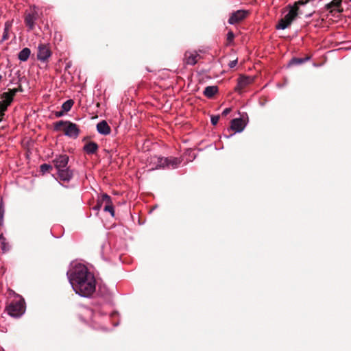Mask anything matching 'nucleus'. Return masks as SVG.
Returning <instances> with one entry per match:
<instances>
[{
  "instance_id": "6e6552de",
  "label": "nucleus",
  "mask_w": 351,
  "mask_h": 351,
  "mask_svg": "<svg viewBox=\"0 0 351 351\" xmlns=\"http://www.w3.org/2000/svg\"><path fill=\"white\" fill-rule=\"evenodd\" d=\"M247 10H239L233 12L228 19V23L231 25L236 24L243 20L248 15Z\"/></svg>"
},
{
  "instance_id": "412c9836",
  "label": "nucleus",
  "mask_w": 351,
  "mask_h": 351,
  "mask_svg": "<svg viewBox=\"0 0 351 351\" xmlns=\"http://www.w3.org/2000/svg\"><path fill=\"white\" fill-rule=\"evenodd\" d=\"M31 53V51L29 48L23 49L18 55V58L21 61L25 62L28 60Z\"/></svg>"
},
{
  "instance_id": "bb28decb",
  "label": "nucleus",
  "mask_w": 351,
  "mask_h": 351,
  "mask_svg": "<svg viewBox=\"0 0 351 351\" xmlns=\"http://www.w3.org/2000/svg\"><path fill=\"white\" fill-rule=\"evenodd\" d=\"M51 169H52V166L49 165V164H46V163L41 165L40 167V171L43 173H47V171H49Z\"/></svg>"
},
{
  "instance_id": "72a5a7b5",
  "label": "nucleus",
  "mask_w": 351,
  "mask_h": 351,
  "mask_svg": "<svg viewBox=\"0 0 351 351\" xmlns=\"http://www.w3.org/2000/svg\"><path fill=\"white\" fill-rule=\"evenodd\" d=\"M79 133H64L65 135L71 137V138H77L78 136Z\"/></svg>"
},
{
  "instance_id": "6ab92c4d",
  "label": "nucleus",
  "mask_w": 351,
  "mask_h": 351,
  "mask_svg": "<svg viewBox=\"0 0 351 351\" xmlns=\"http://www.w3.org/2000/svg\"><path fill=\"white\" fill-rule=\"evenodd\" d=\"M218 92L217 86H206L204 90V95L208 98H212Z\"/></svg>"
},
{
  "instance_id": "cd10ccee",
  "label": "nucleus",
  "mask_w": 351,
  "mask_h": 351,
  "mask_svg": "<svg viewBox=\"0 0 351 351\" xmlns=\"http://www.w3.org/2000/svg\"><path fill=\"white\" fill-rule=\"evenodd\" d=\"M4 213H5V210H4L3 204L1 203V204H0V226H2L3 225Z\"/></svg>"
},
{
  "instance_id": "9b49d317",
  "label": "nucleus",
  "mask_w": 351,
  "mask_h": 351,
  "mask_svg": "<svg viewBox=\"0 0 351 351\" xmlns=\"http://www.w3.org/2000/svg\"><path fill=\"white\" fill-rule=\"evenodd\" d=\"M200 58L199 54L196 51H187L184 53V61L189 65H195Z\"/></svg>"
},
{
  "instance_id": "39448f33",
  "label": "nucleus",
  "mask_w": 351,
  "mask_h": 351,
  "mask_svg": "<svg viewBox=\"0 0 351 351\" xmlns=\"http://www.w3.org/2000/svg\"><path fill=\"white\" fill-rule=\"evenodd\" d=\"M163 157H158L156 156H152L147 158V167L149 171L163 168Z\"/></svg>"
},
{
  "instance_id": "4c0bfd02",
  "label": "nucleus",
  "mask_w": 351,
  "mask_h": 351,
  "mask_svg": "<svg viewBox=\"0 0 351 351\" xmlns=\"http://www.w3.org/2000/svg\"><path fill=\"white\" fill-rule=\"evenodd\" d=\"M103 134H108V133L107 132H105V133H102Z\"/></svg>"
},
{
  "instance_id": "423d86ee",
  "label": "nucleus",
  "mask_w": 351,
  "mask_h": 351,
  "mask_svg": "<svg viewBox=\"0 0 351 351\" xmlns=\"http://www.w3.org/2000/svg\"><path fill=\"white\" fill-rule=\"evenodd\" d=\"M245 115L240 118L234 119L231 122V129L233 132H243L247 125Z\"/></svg>"
},
{
  "instance_id": "aec40b11",
  "label": "nucleus",
  "mask_w": 351,
  "mask_h": 351,
  "mask_svg": "<svg viewBox=\"0 0 351 351\" xmlns=\"http://www.w3.org/2000/svg\"><path fill=\"white\" fill-rule=\"evenodd\" d=\"M0 247L2 252L4 253L8 252L11 248L10 245L7 241L6 238L3 236V234H0Z\"/></svg>"
},
{
  "instance_id": "7c9ffc66",
  "label": "nucleus",
  "mask_w": 351,
  "mask_h": 351,
  "mask_svg": "<svg viewBox=\"0 0 351 351\" xmlns=\"http://www.w3.org/2000/svg\"><path fill=\"white\" fill-rule=\"evenodd\" d=\"M232 109L230 108H225L223 111H222V116L223 117H226L227 116L230 112H231Z\"/></svg>"
},
{
  "instance_id": "f3484780",
  "label": "nucleus",
  "mask_w": 351,
  "mask_h": 351,
  "mask_svg": "<svg viewBox=\"0 0 351 351\" xmlns=\"http://www.w3.org/2000/svg\"><path fill=\"white\" fill-rule=\"evenodd\" d=\"M36 17L34 14H28L26 15L25 22L29 30H32L35 25Z\"/></svg>"
},
{
  "instance_id": "393cba45",
  "label": "nucleus",
  "mask_w": 351,
  "mask_h": 351,
  "mask_svg": "<svg viewBox=\"0 0 351 351\" xmlns=\"http://www.w3.org/2000/svg\"><path fill=\"white\" fill-rule=\"evenodd\" d=\"M104 210L105 212L110 213V215L112 217H114V206L112 205V203L106 204L104 206Z\"/></svg>"
},
{
  "instance_id": "0eeeda50",
  "label": "nucleus",
  "mask_w": 351,
  "mask_h": 351,
  "mask_svg": "<svg viewBox=\"0 0 351 351\" xmlns=\"http://www.w3.org/2000/svg\"><path fill=\"white\" fill-rule=\"evenodd\" d=\"M254 79L255 78L253 76H240L238 79V83L235 90L241 94V90L245 88L248 85L252 84L254 81Z\"/></svg>"
},
{
  "instance_id": "a211bd4d",
  "label": "nucleus",
  "mask_w": 351,
  "mask_h": 351,
  "mask_svg": "<svg viewBox=\"0 0 351 351\" xmlns=\"http://www.w3.org/2000/svg\"><path fill=\"white\" fill-rule=\"evenodd\" d=\"M98 149V145L97 143L94 142H89L84 145V152L88 154H93Z\"/></svg>"
},
{
  "instance_id": "c9c22d12",
  "label": "nucleus",
  "mask_w": 351,
  "mask_h": 351,
  "mask_svg": "<svg viewBox=\"0 0 351 351\" xmlns=\"http://www.w3.org/2000/svg\"><path fill=\"white\" fill-rule=\"evenodd\" d=\"M194 158H195V156H194V154H193L192 159H191L190 160H193Z\"/></svg>"
},
{
  "instance_id": "e433bc0d",
  "label": "nucleus",
  "mask_w": 351,
  "mask_h": 351,
  "mask_svg": "<svg viewBox=\"0 0 351 351\" xmlns=\"http://www.w3.org/2000/svg\"><path fill=\"white\" fill-rule=\"evenodd\" d=\"M2 79V76L0 75V81Z\"/></svg>"
},
{
  "instance_id": "473e14b6",
  "label": "nucleus",
  "mask_w": 351,
  "mask_h": 351,
  "mask_svg": "<svg viewBox=\"0 0 351 351\" xmlns=\"http://www.w3.org/2000/svg\"><path fill=\"white\" fill-rule=\"evenodd\" d=\"M237 64V60L230 61L228 64L230 68H234Z\"/></svg>"
},
{
  "instance_id": "2eb2a0df",
  "label": "nucleus",
  "mask_w": 351,
  "mask_h": 351,
  "mask_svg": "<svg viewBox=\"0 0 351 351\" xmlns=\"http://www.w3.org/2000/svg\"><path fill=\"white\" fill-rule=\"evenodd\" d=\"M341 4V0H332L330 3L326 5V8L329 10L332 15H335L336 13L341 12V10H340Z\"/></svg>"
},
{
  "instance_id": "58836bf2",
  "label": "nucleus",
  "mask_w": 351,
  "mask_h": 351,
  "mask_svg": "<svg viewBox=\"0 0 351 351\" xmlns=\"http://www.w3.org/2000/svg\"><path fill=\"white\" fill-rule=\"evenodd\" d=\"M351 1V0H350Z\"/></svg>"
},
{
  "instance_id": "5701e85b",
  "label": "nucleus",
  "mask_w": 351,
  "mask_h": 351,
  "mask_svg": "<svg viewBox=\"0 0 351 351\" xmlns=\"http://www.w3.org/2000/svg\"><path fill=\"white\" fill-rule=\"evenodd\" d=\"M97 132H110V127L106 121H101L97 124Z\"/></svg>"
},
{
  "instance_id": "f704fd0d",
  "label": "nucleus",
  "mask_w": 351,
  "mask_h": 351,
  "mask_svg": "<svg viewBox=\"0 0 351 351\" xmlns=\"http://www.w3.org/2000/svg\"><path fill=\"white\" fill-rule=\"evenodd\" d=\"M236 134V133H231L230 135H226V134H224V135H223V137L228 139V138H230L232 136H233V135H234V134Z\"/></svg>"
},
{
  "instance_id": "c756f323",
  "label": "nucleus",
  "mask_w": 351,
  "mask_h": 351,
  "mask_svg": "<svg viewBox=\"0 0 351 351\" xmlns=\"http://www.w3.org/2000/svg\"><path fill=\"white\" fill-rule=\"evenodd\" d=\"M234 34L232 32H229L228 34H227V40L229 42V43H231L234 40Z\"/></svg>"
},
{
  "instance_id": "c85d7f7f",
  "label": "nucleus",
  "mask_w": 351,
  "mask_h": 351,
  "mask_svg": "<svg viewBox=\"0 0 351 351\" xmlns=\"http://www.w3.org/2000/svg\"><path fill=\"white\" fill-rule=\"evenodd\" d=\"M219 120V115H212L210 117V121H211L212 125H217Z\"/></svg>"
},
{
  "instance_id": "ddd939ff",
  "label": "nucleus",
  "mask_w": 351,
  "mask_h": 351,
  "mask_svg": "<svg viewBox=\"0 0 351 351\" xmlns=\"http://www.w3.org/2000/svg\"><path fill=\"white\" fill-rule=\"evenodd\" d=\"M162 161L163 162V168L167 167L169 169L177 168L182 162L180 158L175 157L164 158V160Z\"/></svg>"
},
{
  "instance_id": "f03ea898",
  "label": "nucleus",
  "mask_w": 351,
  "mask_h": 351,
  "mask_svg": "<svg viewBox=\"0 0 351 351\" xmlns=\"http://www.w3.org/2000/svg\"><path fill=\"white\" fill-rule=\"evenodd\" d=\"M308 2V1L304 2L302 0L298 1L294 3L293 5H288L287 8L289 9V12L284 18L281 19L276 25V29H285L288 27L292 21L295 19V17L302 14L300 11V6L304 5Z\"/></svg>"
},
{
  "instance_id": "7ed1b4c3",
  "label": "nucleus",
  "mask_w": 351,
  "mask_h": 351,
  "mask_svg": "<svg viewBox=\"0 0 351 351\" xmlns=\"http://www.w3.org/2000/svg\"><path fill=\"white\" fill-rule=\"evenodd\" d=\"M8 313L14 317L21 316L25 312V301L22 298L13 300L7 307Z\"/></svg>"
},
{
  "instance_id": "b1692460",
  "label": "nucleus",
  "mask_w": 351,
  "mask_h": 351,
  "mask_svg": "<svg viewBox=\"0 0 351 351\" xmlns=\"http://www.w3.org/2000/svg\"><path fill=\"white\" fill-rule=\"evenodd\" d=\"M310 59L309 57H306L305 58H292L290 61V64H301L302 63H304L307 60Z\"/></svg>"
},
{
  "instance_id": "a878e982",
  "label": "nucleus",
  "mask_w": 351,
  "mask_h": 351,
  "mask_svg": "<svg viewBox=\"0 0 351 351\" xmlns=\"http://www.w3.org/2000/svg\"><path fill=\"white\" fill-rule=\"evenodd\" d=\"M99 201L102 204L105 203L106 204L112 203L111 197L106 193H104L101 195V199H99Z\"/></svg>"
},
{
  "instance_id": "4468645a",
  "label": "nucleus",
  "mask_w": 351,
  "mask_h": 351,
  "mask_svg": "<svg viewBox=\"0 0 351 351\" xmlns=\"http://www.w3.org/2000/svg\"><path fill=\"white\" fill-rule=\"evenodd\" d=\"M73 173L69 167L58 171V178L63 182H69L73 178Z\"/></svg>"
},
{
  "instance_id": "dca6fc26",
  "label": "nucleus",
  "mask_w": 351,
  "mask_h": 351,
  "mask_svg": "<svg viewBox=\"0 0 351 351\" xmlns=\"http://www.w3.org/2000/svg\"><path fill=\"white\" fill-rule=\"evenodd\" d=\"M74 101L72 99H68L65 102H64L61 107V110L56 111L55 112V115L57 117H60L63 116L66 112H69L72 106H73Z\"/></svg>"
},
{
  "instance_id": "2f4dec72",
  "label": "nucleus",
  "mask_w": 351,
  "mask_h": 351,
  "mask_svg": "<svg viewBox=\"0 0 351 351\" xmlns=\"http://www.w3.org/2000/svg\"><path fill=\"white\" fill-rule=\"evenodd\" d=\"M102 203L99 201V199L97 201V204L96 206L93 207V209L95 210H99L102 207Z\"/></svg>"
},
{
  "instance_id": "4be33fe9",
  "label": "nucleus",
  "mask_w": 351,
  "mask_h": 351,
  "mask_svg": "<svg viewBox=\"0 0 351 351\" xmlns=\"http://www.w3.org/2000/svg\"><path fill=\"white\" fill-rule=\"evenodd\" d=\"M12 27V23L6 21L4 25V31L1 38V42H3L9 38V32Z\"/></svg>"
},
{
  "instance_id": "20e7f679",
  "label": "nucleus",
  "mask_w": 351,
  "mask_h": 351,
  "mask_svg": "<svg viewBox=\"0 0 351 351\" xmlns=\"http://www.w3.org/2000/svg\"><path fill=\"white\" fill-rule=\"evenodd\" d=\"M54 129L58 132H79L77 125L68 121H59L54 123Z\"/></svg>"
},
{
  "instance_id": "1a4fd4ad",
  "label": "nucleus",
  "mask_w": 351,
  "mask_h": 351,
  "mask_svg": "<svg viewBox=\"0 0 351 351\" xmlns=\"http://www.w3.org/2000/svg\"><path fill=\"white\" fill-rule=\"evenodd\" d=\"M51 53L48 46L40 44L38 47L37 58L41 62H45L51 56Z\"/></svg>"
},
{
  "instance_id": "f257e3e1",
  "label": "nucleus",
  "mask_w": 351,
  "mask_h": 351,
  "mask_svg": "<svg viewBox=\"0 0 351 351\" xmlns=\"http://www.w3.org/2000/svg\"><path fill=\"white\" fill-rule=\"evenodd\" d=\"M66 275L73 289L79 295L88 298L95 291V276L85 265L75 264L67 271Z\"/></svg>"
},
{
  "instance_id": "9d476101",
  "label": "nucleus",
  "mask_w": 351,
  "mask_h": 351,
  "mask_svg": "<svg viewBox=\"0 0 351 351\" xmlns=\"http://www.w3.org/2000/svg\"><path fill=\"white\" fill-rule=\"evenodd\" d=\"M53 164L57 171L68 168L69 156L67 155H59L53 160Z\"/></svg>"
},
{
  "instance_id": "f8f14e48",
  "label": "nucleus",
  "mask_w": 351,
  "mask_h": 351,
  "mask_svg": "<svg viewBox=\"0 0 351 351\" xmlns=\"http://www.w3.org/2000/svg\"><path fill=\"white\" fill-rule=\"evenodd\" d=\"M13 96L14 93H4L3 94V101L0 104V116L4 114V112L7 110L8 107L13 100Z\"/></svg>"
}]
</instances>
